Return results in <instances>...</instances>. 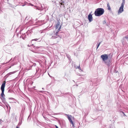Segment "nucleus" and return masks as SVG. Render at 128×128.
<instances>
[{"instance_id":"obj_1","label":"nucleus","mask_w":128,"mask_h":128,"mask_svg":"<svg viewBox=\"0 0 128 128\" xmlns=\"http://www.w3.org/2000/svg\"><path fill=\"white\" fill-rule=\"evenodd\" d=\"M104 11V9L102 8H98L96 9L94 12L95 15L97 16H100L102 15Z\"/></svg>"},{"instance_id":"obj_2","label":"nucleus","mask_w":128,"mask_h":128,"mask_svg":"<svg viewBox=\"0 0 128 128\" xmlns=\"http://www.w3.org/2000/svg\"><path fill=\"white\" fill-rule=\"evenodd\" d=\"M6 83V81H5L3 82L1 85L0 88L1 90L2 91V93L1 94V96L2 98H4V97L5 96V95L4 94V88L5 87Z\"/></svg>"},{"instance_id":"obj_3","label":"nucleus","mask_w":128,"mask_h":128,"mask_svg":"<svg viewBox=\"0 0 128 128\" xmlns=\"http://www.w3.org/2000/svg\"><path fill=\"white\" fill-rule=\"evenodd\" d=\"M60 26L59 27V29H58V31L56 32L55 33V34H54V35L51 37V38H50L51 39H53L56 38H57L59 41L61 39V37L60 36H58V32L60 29Z\"/></svg>"},{"instance_id":"obj_4","label":"nucleus","mask_w":128,"mask_h":128,"mask_svg":"<svg viewBox=\"0 0 128 128\" xmlns=\"http://www.w3.org/2000/svg\"><path fill=\"white\" fill-rule=\"evenodd\" d=\"M100 57L103 60L104 62L107 60L108 59V56L106 54L102 55H101Z\"/></svg>"},{"instance_id":"obj_5","label":"nucleus","mask_w":128,"mask_h":128,"mask_svg":"<svg viewBox=\"0 0 128 128\" xmlns=\"http://www.w3.org/2000/svg\"><path fill=\"white\" fill-rule=\"evenodd\" d=\"M124 6V5L121 4V6L119 10H118V14H119L123 11Z\"/></svg>"},{"instance_id":"obj_6","label":"nucleus","mask_w":128,"mask_h":128,"mask_svg":"<svg viewBox=\"0 0 128 128\" xmlns=\"http://www.w3.org/2000/svg\"><path fill=\"white\" fill-rule=\"evenodd\" d=\"M88 19L89 21V22H90L93 20V18L91 13L89 14L88 16Z\"/></svg>"},{"instance_id":"obj_7","label":"nucleus","mask_w":128,"mask_h":128,"mask_svg":"<svg viewBox=\"0 0 128 128\" xmlns=\"http://www.w3.org/2000/svg\"><path fill=\"white\" fill-rule=\"evenodd\" d=\"M104 62L106 64L109 66H110V63L111 62V61L110 59H108L107 60L104 61Z\"/></svg>"},{"instance_id":"obj_8","label":"nucleus","mask_w":128,"mask_h":128,"mask_svg":"<svg viewBox=\"0 0 128 128\" xmlns=\"http://www.w3.org/2000/svg\"><path fill=\"white\" fill-rule=\"evenodd\" d=\"M128 39V35H127L124 37L123 38L122 40V43L123 44H125L126 43V42L125 41V39Z\"/></svg>"},{"instance_id":"obj_9","label":"nucleus","mask_w":128,"mask_h":128,"mask_svg":"<svg viewBox=\"0 0 128 128\" xmlns=\"http://www.w3.org/2000/svg\"><path fill=\"white\" fill-rule=\"evenodd\" d=\"M65 115L67 116L68 118L69 122L72 120L71 119V117H72V116L71 115H69L68 114H65Z\"/></svg>"},{"instance_id":"obj_10","label":"nucleus","mask_w":128,"mask_h":128,"mask_svg":"<svg viewBox=\"0 0 128 128\" xmlns=\"http://www.w3.org/2000/svg\"><path fill=\"white\" fill-rule=\"evenodd\" d=\"M107 7L108 10H110L111 8L109 5V3L108 2L107 3Z\"/></svg>"},{"instance_id":"obj_11","label":"nucleus","mask_w":128,"mask_h":128,"mask_svg":"<svg viewBox=\"0 0 128 128\" xmlns=\"http://www.w3.org/2000/svg\"><path fill=\"white\" fill-rule=\"evenodd\" d=\"M2 102L5 103H6V101L5 100V98L4 97V98H2Z\"/></svg>"},{"instance_id":"obj_12","label":"nucleus","mask_w":128,"mask_h":128,"mask_svg":"<svg viewBox=\"0 0 128 128\" xmlns=\"http://www.w3.org/2000/svg\"><path fill=\"white\" fill-rule=\"evenodd\" d=\"M64 2V1H62V0H61V1H60V4L61 5H63V4Z\"/></svg>"},{"instance_id":"obj_13","label":"nucleus","mask_w":128,"mask_h":128,"mask_svg":"<svg viewBox=\"0 0 128 128\" xmlns=\"http://www.w3.org/2000/svg\"><path fill=\"white\" fill-rule=\"evenodd\" d=\"M9 100H12H12H11L9 102H12V101H14V98H9Z\"/></svg>"},{"instance_id":"obj_14","label":"nucleus","mask_w":128,"mask_h":128,"mask_svg":"<svg viewBox=\"0 0 128 128\" xmlns=\"http://www.w3.org/2000/svg\"><path fill=\"white\" fill-rule=\"evenodd\" d=\"M8 46L6 45V46H4V49L5 50H7L6 49V48Z\"/></svg>"},{"instance_id":"obj_15","label":"nucleus","mask_w":128,"mask_h":128,"mask_svg":"<svg viewBox=\"0 0 128 128\" xmlns=\"http://www.w3.org/2000/svg\"><path fill=\"white\" fill-rule=\"evenodd\" d=\"M78 68L79 70H80L82 71V72H83V70H81V68L80 67V66L79 65L76 68Z\"/></svg>"},{"instance_id":"obj_16","label":"nucleus","mask_w":128,"mask_h":128,"mask_svg":"<svg viewBox=\"0 0 128 128\" xmlns=\"http://www.w3.org/2000/svg\"><path fill=\"white\" fill-rule=\"evenodd\" d=\"M15 72H10L8 73V76L11 75V74H12L14 73H15Z\"/></svg>"},{"instance_id":"obj_17","label":"nucleus","mask_w":128,"mask_h":128,"mask_svg":"<svg viewBox=\"0 0 128 128\" xmlns=\"http://www.w3.org/2000/svg\"><path fill=\"white\" fill-rule=\"evenodd\" d=\"M60 26V24H57L56 25V29L58 28V27Z\"/></svg>"},{"instance_id":"obj_18","label":"nucleus","mask_w":128,"mask_h":128,"mask_svg":"<svg viewBox=\"0 0 128 128\" xmlns=\"http://www.w3.org/2000/svg\"><path fill=\"white\" fill-rule=\"evenodd\" d=\"M122 3L121 4L123 5H124L125 4V0H122Z\"/></svg>"},{"instance_id":"obj_19","label":"nucleus","mask_w":128,"mask_h":128,"mask_svg":"<svg viewBox=\"0 0 128 128\" xmlns=\"http://www.w3.org/2000/svg\"><path fill=\"white\" fill-rule=\"evenodd\" d=\"M36 73H37L38 71L39 70V69L38 67H36Z\"/></svg>"},{"instance_id":"obj_20","label":"nucleus","mask_w":128,"mask_h":128,"mask_svg":"<svg viewBox=\"0 0 128 128\" xmlns=\"http://www.w3.org/2000/svg\"><path fill=\"white\" fill-rule=\"evenodd\" d=\"M45 91H38V92L40 93H44V92Z\"/></svg>"},{"instance_id":"obj_21","label":"nucleus","mask_w":128,"mask_h":128,"mask_svg":"<svg viewBox=\"0 0 128 128\" xmlns=\"http://www.w3.org/2000/svg\"><path fill=\"white\" fill-rule=\"evenodd\" d=\"M41 7H42V9H41L40 10H43V9L44 8V5L43 4L42 5H41Z\"/></svg>"},{"instance_id":"obj_22","label":"nucleus","mask_w":128,"mask_h":128,"mask_svg":"<svg viewBox=\"0 0 128 128\" xmlns=\"http://www.w3.org/2000/svg\"><path fill=\"white\" fill-rule=\"evenodd\" d=\"M54 32H52L51 33H50L49 34V35L50 36H53V35H54Z\"/></svg>"},{"instance_id":"obj_23","label":"nucleus","mask_w":128,"mask_h":128,"mask_svg":"<svg viewBox=\"0 0 128 128\" xmlns=\"http://www.w3.org/2000/svg\"><path fill=\"white\" fill-rule=\"evenodd\" d=\"M100 43H101V42H100L98 44H97V47L96 49H97L98 48V47L100 45Z\"/></svg>"},{"instance_id":"obj_24","label":"nucleus","mask_w":128,"mask_h":128,"mask_svg":"<svg viewBox=\"0 0 128 128\" xmlns=\"http://www.w3.org/2000/svg\"><path fill=\"white\" fill-rule=\"evenodd\" d=\"M39 40V39L36 38V39H34L32 40V41L35 40V41H37L38 40Z\"/></svg>"},{"instance_id":"obj_25","label":"nucleus","mask_w":128,"mask_h":128,"mask_svg":"<svg viewBox=\"0 0 128 128\" xmlns=\"http://www.w3.org/2000/svg\"><path fill=\"white\" fill-rule=\"evenodd\" d=\"M3 122V121L2 120H0V124H2V122Z\"/></svg>"},{"instance_id":"obj_26","label":"nucleus","mask_w":128,"mask_h":128,"mask_svg":"<svg viewBox=\"0 0 128 128\" xmlns=\"http://www.w3.org/2000/svg\"><path fill=\"white\" fill-rule=\"evenodd\" d=\"M70 123H71V124H74V123H73V122L72 121V120H71V121H70Z\"/></svg>"},{"instance_id":"obj_27","label":"nucleus","mask_w":128,"mask_h":128,"mask_svg":"<svg viewBox=\"0 0 128 128\" xmlns=\"http://www.w3.org/2000/svg\"><path fill=\"white\" fill-rule=\"evenodd\" d=\"M77 75H78V76H82V74H77Z\"/></svg>"},{"instance_id":"obj_28","label":"nucleus","mask_w":128,"mask_h":128,"mask_svg":"<svg viewBox=\"0 0 128 128\" xmlns=\"http://www.w3.org/2000/svg\"><path fill=\"white\" fill-rule=\"evenodd\" d=\"M122 113L123 114L124 116H126V115H125V114H124V113L122 111Z\"/></svg>"},{"instance_id":"obj_29","label":"nucleus","mask_w":128,"mask_h":128,"mask_svg":"<svg viewBox=\"0 0 128 128\" xmlns=\"http://www.w3.org/2000/svg\"><path fill=\"white\" fill-rule=\"evenodd\" d=\"M6 106L7 107V108H8V104H6Z\"/></svg>"},{"instance_id":"obj_30","label":"nucleus","mask_w":128,"mask_h":128,"mask_svg":"<svg viewBox=\"0 0 128 128\" xmlns=\"http://www.w3.org/2000/svg\"><path fill=\"white\" fill-rule=\"evenodd\" d=\"M105 23H106V21H104L103 22V24H104Z\"/></svg>"},{"instance_id":"obj_31","label":"nucleus","mask_w":128,"mask_h":128,"mask_svg":"<svg viewBox=\"0 0 128 128\" xmlns=\"http://www.w3.org/2000/svg\"><path fill=\"white\" fill-rule=\"evenodd\" d=\"M14 60V59H13V60H12V58H11L9 61H8V62H9V61H10V60Z\"/></svg>"},{"instance_id":"obj_32","label":"nucleus","mask_w":128,"mask_h":128,"mask_svg":"<svg viewBox=\"0 0 128 128\" xmlns=\"http://www.w3.org/2000/svg\"><path fill=\"white\" fill-rule=\"evenodd\" d=\"M14 65V64H12V65H11V66H10L9 67V68H10L11 67V66H13Z\"/></svg>"},{"instance_id":"obj_33","label":"nucleus","mask_w":128,"mask_h":128,"mask_svg":"<svg viewBox=\"0 0 128 128\" xmlns=\"http://www.w3.org/2000/svg\"><path fill=\"white\" fill-rule=\"evenodd\" d=\"M30 4V5L31 6H34V5H33V4Z\"/></svg>"},{"instance_id":"obj_34","label":"nucleus","mask_w":128,"mask_h":128,"mask_svg":"<svg viewBox=\"0 0 128 128\" xmlns=\"http://www.w3.org/2000/svg\"><path fill=\"white\" fill-rule=\"evenodd\" d=\"M55 126H56V128H58V127L56 125H55Z\"/></svg>"},{"instance_id":"obj_35","label":"nucleus","mask_w":128,"mask_h":128,"mask_svg":"<svg viewBox=\"0 0 128 128\" xmlns=\"http://www.w3.org/2000/svg\"><path fill=\"white\" fill-rule=\"evenodd\" d=\"M35 86H33V88H35Z\"/></svg>"},{"instance_id":"obj_36","label":"nucleus","mask_w":128,"mask_h":128,"mask_svg":"<svg viewBox=\"0 0 128 128\" xmlns=\"http://www.w3.org/2000/svg\"><path fill=\"white\" fill-rule=\"evenodd\" d=\"M16 128H19L18 127V126H17L16 127Z\"/></svg>"},{"instance_id":"obj_37","label":"nucleus","mask_w":128,"mask_h":128,"mask_svg":"<svg viewBox=\"0 0 128 128\" xmlns=\"http://www.w3.org/2000/svg\"><path fill=\"white\" fill-rule=\"evenodd\" d=\"M72 126H74V124H72Z\"/></svg>"},{"instance_id":"obj_38","label":"nucleus","mask_w":128,"mask_h":128,"mask_svg":"<svg viewBox=\"0 0 128 128\" xmlns=\"http://www.w3.org/2000/svg\"><path fill=\"white\" fill-rule=\"evenodd\" d=\"M42 90H44V88H42Z\"/></svg>"},{"instance_id":"obj_39","label":"nucleus","mask_w":128,"mask_h":128,"mask_svg":"<svg viewBox=\"0 0 128 128\" xmlns=\"http://www.w3.org/2000/svg\"><path fill=\"white\" fill-rule=\"evenodd\" d=\"M34 7H37V6H34Z\"/></svg>"},{"instance_id":"obj_40","label":"nucleus","mask_w":128,"mask_h":128,"mask_svg":"<svg viewBox=\"0 0 128 128\" xmlns=\"http://www.w3.org/2000/svg\"><path fill=\"white\" fill-rule=\"evenodd\" d=\"M40 40H39V41H38V42H40Z\"/></svg>"},{"instance_id":"obj_41","label":"nucleus","mask_w":128,"mask_h":128,"mask_svg":"<svg viewBox=\"0 0 128 128\" xmlns=\"http://www.w3.org/2000/svg\"><path fill=\"white\" fill-rule=\"evenodd\" d=\"M9 91H10V90H8V92H9Z\"/></svg>"},{"instance_id":"obj_42","label":"nucleus","mask_w":128,"mask_h":128,"mask_svg":"<svg viewBox=\"0 0 128 128\" xmlns=\"http://www.w3.org/2000/svg\"><path fill=\"white\" fill-rule=\"evenodd\" d=\"M24 6V5H22V6Z\"/></svg>"},{"instance_id":"obj_43","label":"nucleus","mask_w":128,"mask_h":128,"mask_svg":"<svg viewBox=\"0 0 128 128\" xmlns=\"http://www.w3.org/2000/svg\"><path fill=\"white\" fill-rule=\"evenodd\" d=\"M8 74H7V75H6V76H7V75H8Z\"/></svg>"},{"instance_id":"obj_44","label":"nucleus","mask_w":128,"mask_h":128,"mask_svg":"<svg viewBox=\"0 0 128 128\" xmlns=\"http://www.w3.org/2000/svg\"><path fill=\"white\" fill-rule=\"evenodd\" d=\"M78 86V85H76V86Z\"/></svg>"},{"instance_id":"obj_45","label":"nucleus","mask_w":128,"mask_h":128,"mask_svg":"<svg viewBox=\"0 0 128 128\" xmlns=\"http://www.w3.org/2000/svg\"><path fill=\"white\" fill-rule=\"evenodd\" d=\"M73 81L74 82V80H73Z\"/></svg>"},{"instance_id":"obj_46","label":"nucleus","mask_w":128,"mask_h":128,"mask_svg":"<svg viewBox=\"0 0 128 128\" xmlns=\"http://www.w3.org/2000/svg\"><path fill=\"white\" fill-rule=\"evenodd\" d=\"M26 18L25 19H26Z\"/></svg>"},{"instance_id":"obj_47","label":"nucleus","mask_w":128,"mask_h":128,"mask_svg":"<svg viewBox=\"0 0 128 128\" xmlns=\"http://www.w3.org/2000/svg\"><path fill=\"white\" fill-rule=\"evenodd\" d=\"M26 18L25 19H26Z\"/></svg>"},{"instance_id":"obj_48","label":"nucleus","mask_w":128,"mask_h":128,"mask_svg":"<svg viewBox=\"0 0 128 128\" xmlns=\"http://www.w3.org/2000/svg\"><path fill=\"white\" fill-rule=\"evenodd\" d=\"M44 118H45V117L44 116Z\"/></svg>"}]
</instances>
